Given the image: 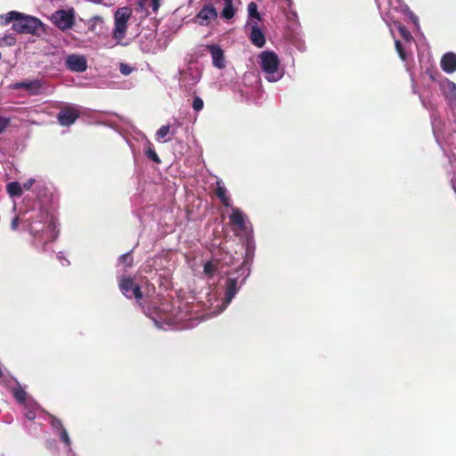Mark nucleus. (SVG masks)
I'll return each instance as SVG.
<instances>
[{"label": "nucleus", "mask_w": 456, "mask_h": 456, "mask_svg": "<svg viewBox=\"0 0 456 456\" xmlns=\"http://www.w3.org/2000/svg\"><path fill=\"white\" fill-rule=\"evenodd\" d=\"M188 265L195 276L211 279L216 275L223 278L224 296L220 298L209 295V314L218 315L223 313L236 297L251 273L253 258H187Z\"/></svg>", "instance_id": "obj_1"}, {"label": "nucleus", "mask_w": 456, "mask_h": 456, "mask_svg": "<svg viewBox=\"0 0 456 456\" xmlns=\"http://www.w3.org/2000/svg\"><path fill=\"white\" fill-rule=\"evenodd\" d=\"M27 230L34 240L46 244L56 239V217L45 208L33 209L28 218L23 219Z\"/></svg>", "instance_id": "obj_2"}, {"label": "nucleus", "mask_w": 456, "mask_h": 456, "mask_svg": "<svg viewBox=\"0 0 456 456\" xmlns=\"http://www.w3.org/2000/svg\"><path fill=\"white\" fill-rule=\"evenodd\" d=\"M134 258H118L116 265L118 287L122 294L126 298H135L140 300L142 297L140 286L134 282V278L128 273V269L133 267Z\"/></svg>", "instance_id": "obj_3"}, {"label": "nucleus", "mask_w": 456, "mask_h": 456, "mask_svg": "<svg viewBox=\"0 0 456 456\" xmlns=\"http://www.w3.org/2000/svg\"><path fill=\"white\" fill-rule=\"evenodd\" d=\"M230 221L232 225V229L237 233L245 235L246 241V255L245 256H252L255 253L254 241L250 236L252 227L247 219L244 213L238 208H232V213L230 215Z\"/></svg>", "instance_id": "obj_4"}, {"label": "nucleus", "mask_w": 456, "mask_h": 456, "mask_svg": "<svg viewBox=\"0 0 456 456\" xmlns=\"http://www.w3.org/2000/svg\"><path fill=\"white\" fill-rule=\"evenodd\" d=\"M5 21L12 22V28L18 33L35 34L42 27V22L37 18L14 11L7 13Z\"/></svg>", "instance_id": "obj_5"}, {"label": "nucleus", "mask_w": 456, "mask_h": 456, "mask_svg": "<svg viewBox=\"0 0 456 456\" xmlns=\"http://www.w3.org/2000/svg\"><path fill=\"white\" fill-rule=\"evenodd\" d=\"M259 64L269 82H276L283 77V70L279 68V58L271 51H265L259 55Z\"/></svg>", "instance_id": "obj_6"}, {"label": "nucleus", "mask_w": 456, "mask_h": 456, "mask_svg": "<svg viewBox=\"0 0 456 456\" xmlns=\"http://www.w3.org/2000/svg\"><path fill=\"white\" fill-rule=\"evenodd\" d=\"M130 16L131 10L127 7L119 8L115 12V28L112 32V36L118 44H122Z\"/></svg>", "instance_id": "obj_7"}, {"label": "nucleus", "mask_w": 456, "mask_h": 456, "mask_svg": "<svg viewBox=\"0 0 456 456\" xmlns=\"http://www.w3.org/2000/svg\"><path fill=\"white\" fill-rule=\"evenodd\" d=\"M201 77V70L196 63H190L180 71V86L190 90Z\"/></svg>", "instance_id": "obj_8"}, {"label": "nucleus", "mask_w": 456, "mask_h": 456, "mask_svg": "<svg viewBox=\"0 0 456 456\" xmlns=\"http://www.w3.org/2000/svg\"><path fill=\"white\" fill-rule=\"evenodd\" d=\"M52 22L61 30L70 28L74 24V11L59 10L51 16Z\"/></svg>", "instance_id": "obj_9"}, {"label": "nucleus", "mask_w": 456, "mask_h": 456, "mask_svg": "<svg viewBox=\"0 0 456 456\" xmlns=\"http://www.w3.org/2000/svg\"><path fill=\"white\" fill-rule=\"evenodd\" d=\"M65 66L72 72L82 73L88 68L87 59L82 54L71 53L65 57Z\"/></svg>", "instance_id": "obj_10"}, {"label": "nucleus", "mask_w": 456, "mask_h": 456, "mask_svg": "<svg viewBox=\"0 0 456 456\" xmlns=\"http://www.w3.org/2000/svg\"><path fill=\"white\" fill-rule=\"evenodd\" d=\"M247 27L250 30L249 39L251 43L257 47H263L265 44V37L258 27L257 22H248Z\"/></svg>", "instance_id": "obj_11"}, {"label": "nucleus", "mask_w": 456, "mask_h": 456, "mask_svg": "<svg viewBox=\"0 0 456 456\" xmlns=\"http://www.w3.org/2000/svg\"><path fill=\"white\" fill-rule=\"evenodd\" d=\"M78 116V110L75 107H69L61 110L57 118L61 126H69L77 120Z\"/></svg>", "instance_id": "obj_12"}, {"label": "nucleus", "mask_w": 456, "mask_h": 456, "mask_svg": "<svg viewBox=\"0 0 456 456\" xmlns=\"http://www.w3.org/2000/svg\"><path fill=\"white\" fill-rule=\"evenodd\" d=\"M442 88L449 105L452 108H456V84L449 79H446L443 83Z\"/></svg>", "instance_id": "obj_13"}, {"label": "nucleus", "mask_w": 456, "mask_h": 456, "mask_svg": "<svg viewBox=\"0 0 456 456\" xmlns=\"http://www.w3.org/2000/svg\"><path fill=\"white\" fill-rule=\"evenodd\" d=\"M213 65L220 69L225 67V61L224 57V52L219 45H208Z\"/></svg>", "instance_id": "obj_14"}, {"label": "nucleus", "mask_w": 456, "mask_h": 456, "mask_svg": "<svg viewBox=\"0 0 456 456\" xmlns=\"http://www.w3.org/2000/svg\"><path fill=\"white\" fill-rule=\"evenodd\" d=\"M217 12L212 5L204 6L197 15L198 21L200 25H208L210 20L216 19Z\"/></svg>", "instance_id": "obj_15"}, {"label": "nucleus", "mask_w": 456, "mask_h": 456, "mask_svg": "<svg viewBox=\"0 0 456 456\" xmlns=\"http://www.w3.org/2000/svg\"><path fill=\"white\" fill-rule=\"evenodd\" d=\"M441 68L448 74L456 71V53L449 52L443 55L441 59Z\"/></svg>", "instance_id": "obj_16"}, {"label": "nucleus", "mask_w": 456, "mask_h": 456, "mask_svg": "<svg viewBox=\"0 0 456 456\" xmlns=\"http://www.w3.org/2000/svg\"><path fill=\"white\" fill-rule=\"evenodd\" d=\"M387 6L390 9H394L396 11H400L403 12H406L409 15V18L412 20V22L419 27V20L418 17L414 15L412 12L410 11L408 6L402 4L400 0H387Z\"/></svg>", "instance_id": "obj_17"}, {"label": "nucleus", "mask_w": 456, "mask_h": 456, "mask_svg": "<svg viewBox=\"0 0 456 456\" xmlns=\"http://www.w3.org/2000/svg\"><path fill=\"white\" fill-rule=\"evenodd\" d=\"M41 87V84L38 80L19 82L12 86V88L13 89L24 88L34 95L38 94L40 93Z\"/></svg>", "instance_id": "obj_18"}, {"label": "nucleus", "mask_w": 456, "mask_h": 456, "mask_svg": "<svg viewBox=\"0 0 456 456\" xmlns=\"http://www.w3.org/2000/svg\"><path fill=\"white\" fill-rule=\"evenodd\" d=\"M12 395L20 405H25L28 402L33 401V399L28 397L27 392L20 384H17L12 389Z\"/></svg>", "instance_id": "obj_19"}, {"label": "nucleus", "mask_w": 456, "mask_h": 456, "mask_svg": "<svg viewBox=\"0 0 456 456\" xmlns=\"http://www.w3.org/2000/svg\"><path fill=\"white\" fill-rule=\"evenodd\" d=\"M216 194L225 207L231 206L230 197L227 195L226 188L221 181L216 182Z\"/></svg>", "instance_id": "obj_20"}, {"label": "nucleus", "mask_w": 456, "mask_h": 456, "mask_svg": "<svg viewBox=\"0 0 456 456\" xmlns=\"http://www.w3.org/2000/svg\"><path fill=\"white\" fill-rule=\"evenodd\" d=\"M56 435L59 436L60 440L64 444V450L67 453V456H75V453L73 452L72 447H71V439L67 432L66 429H61V431L58 432Z\"/></svg>", "instance_id": "obj_21"}, {"label": "nucleus", "mask_w": 456, "mask_h": 456, "mask_svg": "<svg viewBox=\"0 0 456 456\" xmlns=\"http://www.w3.org/2000/svg\"><path fill=\"white\" fill-rule=\"evenodd\" d=\"M24 407V415L27 419L28 420H34L37 417V410L38 409V404L33 400L28 402Z\"/></svg>", "instance_id": "obj_22"}, {"label": "nucleus", "mask_w": 456, "mask_h": 456, "mask_svg": "<svg viewBox=\"0 0 456 456\" xmlns=\"http://www.w3.org/2000/svg\"><path fill=\"white\" fill-rule=\"evenodd\" d=\"M171 132V127L169 125L162 126L156 133V140L159 142H167L170 141V138L167 136Z\"/></svg>", "instance_id": "obj_23"}, {"label": "nucleus", "mask_w": 456, "mask_h": 456, "mask_svg": "<svg viewBox=\"0 0 456 456\" xmlns=\"http://www.w3.org/2000/svg\"><path fill=\"white\" fill-rule=\"evenodd\" d=\"M6 190L10 196H20L22 194V186L18 182H12L7 184Z\"/></svg>", "instance_id": "obj_24"}, {"label": "nucleus", "mask_w": 456, "mask_h": 456, "mask_svg": "<svg viewBox=\"0 0 456 456\" xmlns=\"http://www.w3.org/2000/svg\"><path fill=\"white\" fill-rule=\"evenodd\" d=\"M440 126H441L440 120H438L437 118H433L432 126H433V132H434L435 137L436 139V142L441 145L443 150L445 151V148L443 146L442 141L440 139L441 134H442V131H441Z\"/></svg>", "instance_id": "obj_25"}, {"label": "nucleus", "mask_w": 456, "mask_h": 456, "mask_svg": "<svg viewBox=\"0 0 456 456\" xmlns=\"http://www.w3.org/2000/svg\"><path fill=\"white\" fill-rule=\"evenodd\" d=\"M146 156L156 163H159L160 159L153 149V145L151 142H147L144 149Z\"/></svg>", "instance_id": "obj_26"}, {"label": "nucleus", "mask_w": 456, "mask_h": 456, "mask_svg": "<svg viewBox=\"0 0 456 456\" xmlns=\"http://www.w3.org/2000/svg\"><path fill=\"white\" fill-rule=\"evenodd\" d=\"M222 16L226 20L232 19L234 16L232 2H224V8L222 12Z\"/></svg>", "instance_id": "obj_27"}, {"label": "nucleus", "mask_w": 456, "mask_h": 456, "mask_svg": "<svg viewBox=\"0 0 456 456\" xmlns=\"http://www.w3.org/2000/svg\"><path fill=\"white\" fill-rule=\"evenodd\" d=\"M248 12L249 18H254L256 20H260V14L257 11V5L256 3L251 2L248 5Z\"/></svg>", "instance_id": "obj_28"}, {"label": "nucleus", "mask_w": 456, "mask_h": 456, "mask_svg": "<svg viewBox=\"0 0 456 456\" xmlns=\"http://www.w3.org/2000/svg\"><path fill=\"white\" fill-rule=\"evenodd\" d=\"M51 419V426L54 432L57 434L61 431V429H65L61 421L53 416H50Z\"/></svg>", "instance_id": "obj_29"}, {"label": "nucleus", "mask_w": 456, "mask_h": 456, "mask_svg": "<svg viewBox=\"0 0 456 456\" xmlns=\"http://www.w3.org/2000/svg\"><path fill=\"white\" fill-rule=\"evenodd\" d=\"M203 107H204L203 100L199 96H195L193 98V102H192L193 110L195 111L199 112L203 109Z\"/></svg>", "instance_id": "obj_30"}, {"label": "nucleus", "mask_w": 456, "mask_h": 456, "mask_svg": "<svg viewBox=\"0 0 456 456\" xmlns=\"http://www.w3.org/2000/svg\"><path fill=\"white\" fill-rule=\"evenodd\" d=\"M397 28L400 32L401 37L406 41L410 42L412 39L411 33L403 26L397 25Z\"/></svg>", "instance_id": "obj_31"}, {"label": "nucleus", "mask_w": 456, "mask_h": 456, "mask_svg": "<svg viewBox=\"0 0 456 456\" xmlns=\"http://www.w3.org/2000/svg\"><path fill=\"white\" fill-rule=\"evenodd\" d=\"M9 124L10 118L0 116V134L6 129Z\"/></svg>", "instance_id": "obj_32"}, {"label": "nucleus", "mask_w": 456, "mask_h": 456, "mask_svg": "<svg viewBox=\"0 0 456 456\" xmlns=\"http://www.w3.org/2000/svg\"><path fill=\"white\" fill-rule=\"evenodd\" d=\"M396 51L400 56V58L404 61L405 60V53L403 50L402 45L399 40L395 41Z\"/></svg>", "instance_id": "obj_33"}, {"label": "nucleus", "mask_w": 456, "mask_h": 456, "mask_svg": "<svg viewBox=\"0 0 456 456\" xmlns=\"http://www.w3.org/2000/svg\"><path fill=\"white\" fill-rule=\"evenodd\" d=\"M119 70L123 75L126 76L132 72L133 69L127 64L121 63L119 66Z\"/></svg>", "instance_id": "obj_34"}, {"label": "nucleus", "mask_w": 456, "mask_h": 456, "mask_svg": "<svg viewBox=\"0 0 456 456\" xmlns=\"http://www.w3.org/2000/svg\"><path fill=\"white\" fill-rule=\"evenodd\" d=\"M19 224H20V217H19V216H15V217L12 220V223H11V228H12V231H16V230H18Z\"/></svg>", "instance_id": "obj_35"}, {"label": "nucleus", "mask_w": 456, "mask_h": 456, "mask_svg": "<svg viewBox=\"0 0 456 456\" xmlns=\"http://www.w3.org/2000/svg\"><path fill=\"white\" fill-rule=\"evenodd\" d=\"M35 183V180L34 179H28L27 182H25L23 184H21L22 186V190H29L32 185L34 184Z\"/></svg>", "instance_id": "obj_36"}, {"label": "nucleus", "mask_w": 456, "mask_h": 456, "mask_svg": "<svg viewBox=\"0 0 456 456\" xmlns=\"http://www.w3.org/2000/svg\"><path fill=\"white\" fill-rule=\"evenodd\" d=\"M160 1L161 0H152V4H151V6H152V10L153 12H157L160 6Z\"/></svg>", "instance_id": "obj_37"}, {"label": "nucleus", "mask_w": 456, "mask_h": 456, "mask_svg": "<svg viewBox=\"0 0 456 456\" xmlns=\"http://www.w3.org/2000/svg\"><path fill=\"white\" fill-rule=\"evenodd\" d=\"M449 161L452 168H456V156L454 153L452 154L451 157H449Z\"/></svg>", "instance_id": "obj_38"}, {"label": "nucleus", "mask_w": 456, "mask_h": 456, "mask_svg": "<svg viewBox=\"0 0 456 456\" xmlns=\"http://www.w3.org/2000/svg\"><path fill=\"white\" fill-rule=\"evenodd\" d=\"M60 259H61V265L62 266H69L70 265L69 258H60Z\"/></svg>", "instance_id": "obj_39"}, {"label": "nucleus", "mask_w": 456, "mask_h": 456, "mask_svg": "<svg viewBox=\"0 0 456 456\" xmlns=\"http://www.w3.org/2000/svg\"><path fill=\"white\" fill-rule=\"evenodd\" d=\"M6 40L9 45L14 44V38L12 37H6Z\"/></svg>", "instance_id": "obj_40"}, {"label": "nucleus", "mask_w": 456, "mask_h": 456, "mask_svg": "<svg viewBox=\"0 0 456 456\" xmlns=\"http://www.w3.org/2000/svg\"><path fill=\"white\" fill-rule=\"evenodd\" d=\"M138 6L140 7V9H144V2L143 0H139L138 1Z\"/></svg>", "instance_id": "obj_41"}, {"label": "nucleus", "mask_w": 456, "mask_h": 456, "mask_svg": "<svg viewBox=\"0 0 456 456\" xmlns=\"http://www.w3.org/2000/svg\"><path fill=\"white\" fill-rule=\"evenodd\" d=\"M376 3H377V4H378V7H379V9H382L383 3H381V0H376Z\"/></svg>", "instance_id": "obj_42"}, {"label": "nucleus", "mask_w": 456, "mask_h": 456, "mask_svg": "<svg viewBox=\"0 0 456 456\" xmlns=\"http://www.w3.org/2000/svg\"><path fill=\"white\" fill-rule=\"evenodd\" d=\"M94 20L98 22H102V19L100 17H94Z\"/></svg>", "instance_id": "obj_43"}, {"label": "nucleus", "mask_w": 456, "mask_h": 456, "mask_svg": "<svg viewBox=\"0 0 456 456\" xmlns=\"http://www.w3.org/2000/svg\"><path fill=\"white\" fill-rule=\"evenodd\" d=\"M143 272H148V270L145 268H141L140 273L142 274Z\"/></svg>", "instance_id": "obj_44"}, {"label": "nucleus", "mask_w": 456, "mask_h": 456, "mask_svg": "<svg viewBox=\"0 0 456 456\" xmlns=\"http://www.w3.org/2000/svg\"><path fill=\"white\" fill-rule=\"evenodd\" d=\"M91 2L93 3H95V4H99L101 3L102 0H90Z\"/></svg>", "instance_id": "obj_45"}, {"label": "nucleus", "mask_w": 456, "mask_h": 456, "mask_svg": "<svg viewBox=\"0 0 456 456\" xmlns=\"http://www.w3.org/2000/svg\"><path fill=\"white\" fill-rule=\"evenodd\" d=\"M452 186H453V189H454V191L456 192V183H455L454 180H452Z\"/></svg>", "instance_id": "obj_46"}, {"label": "nucleus", "mask_w": 456, "mask_h": 456, "mask_svg": "<svg viewBox=\"0 0 456 456\" xmlns=\"http://www.w3.org/2000/svg\"><path fill=\"white\" fill-rule=\"evenodd\" d=\"M122 257H125V256H128V254L127 253H125L123 255H121Z\"/></svg>", "instance_id": "obj_47"}, {"label": "nucleus", "mask_w": 456, "mask_h": 456, "mask_svg": "<svg viewBox=\"0 0 456 456\" xmlns=\"http://www.w3.org/2000/svg\"><path fill=\"white\" fill-rule=\"evenodd\" d=\"M155 322V324L158 328H160V326L159 325V322L157 321H154Z\"/></svg>", "instance_id": "obj_48"}, {"label": "nucleus", "mask_w": 456, "mask_h": 456, "mask_svg": "<svg viewBox=\"0 0 456 456\" xmlns=\"http://www.w3.org/2000/svg\"><path fill=\"white\" fill-rule=\"evenodd\" d=\"M224 2H232L233 0H224Z\"/></svg>", "instance_id": "obj_49"}]
</instances>
